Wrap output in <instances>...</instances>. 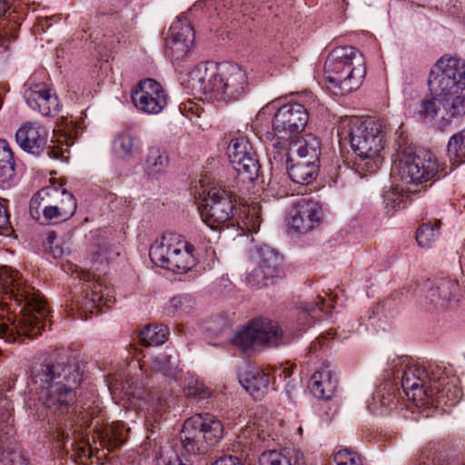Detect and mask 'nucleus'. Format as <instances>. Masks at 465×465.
I'll return each mask as SVG.
<instances>
[{"label":"nucleus","instance_id":"obj_49","mask_svg":"<svg viewBox=\"0 0 465 465\" xmlns=\"http://www.w3.org/2000/svg\"><path fill=\"white\" fill-rule=\"evenodd\" d=\"M4 449L3 446H0V452H1V458H0V463L1 465H25L22 457L19 454L15 453H5L2 451Z\"/></svg>","mask_w":465,"mask_h":465},{"label":"nucleus","instance_id":"obj_39","mask_svg":"<svg viewBox=\"0 0 465 465\" xmlns=\"http://www.w3.org/2000/svg\"><path fill=\"white\" fill-rule=\"evenodd\" d=\"M26 153L32 154H39L45 152L51 159L59 160L61 162L69 161V152L63 147H22Z\"/></svg>","mask_w":465,"mask_h":465},{"label":"nucleus","instance_id":"obj_21","mask_svg":"<svg viewBox=\"0 0 465 465\" xmlns=\"http://www.w3.org/2000/svg\"><path fill=\"white\" fill-rule=\"evenodd\" d=\"M228 157L243 180L254 181L258 177L260 164L253 147H228Z\"/></svg>","mask_w":465,"mask_h":465},{"label":"nucleus","instance_id":"obj_45","mask_svg":"<svg viewBox=\"0 0 465 465\" xmlns=\"http://www.w3.org/2000/svg\"><path fill=\"white\" fill-rule=\"evenodd\" d=\"M13 232V228L10 222V217L6 208L3 205L0 201V234L10 235Z\"/></svg>","mask_w":465,"mask_h":465},{"label":"nucleus","instance_id":"obj_13","mask_svg":"<svg viewBox=\"0 0 465 465\" xmlns=\"http://www.w3.org/2000/svg\"><path fill=\"white\" fill-rule=\"evenodd\" d=\"M309 120L307 109L301 104L289 103L274 114L272 121L273 134L278 139H290L304 131Z\"/></svg>","mask_w":465,"mask_h":465},{"label":"nucleus","instance_id":"obj_59","mask_svg":"<svg viewBox=\"0 0 465 465\" xmlns=\"http://www.w3.org/2000/svg\"><path fill=\"white\" fill-rule=\"evenodd\" d=\"M318 300H319V302H317L315 303V306H316V307H319L321 311H324V310H325V309H324V307H323V304H324V302H325L324 298H322V297L319 296V297H318Z\"/></svg>","mask_w":465,"mask_h":465},{"label":"nucleus","instance_id":"obj_1","mask_svg":"<svg viewBox=\"0 0 465 465\" xmlns=\"http://www.w3.org/2000/svg\"><path fill=\"white\" fill-rule=\"evenodd\" d=\"M428 86L430 97L420 100L416 109L420 119L444 128L465 114V60L440 57L430 69Z\"/></svg>","mask_w":465,"mask_h":465},{"label":"nucleus","instance_id":"obj_48","mask_svg":"<svg viewBox=\"0 0 465 465\" xmlns=\"http://www.w3.org/2000/svg\"><path fill=\"white\" fill-rule=\"evenodd\" d=\"M140 140L136 134L132 132L131 130H126L123 132L118 137L115 139V143L121 146L124 145H134V143H139Z\"/></svg>","mask_w":465,"mask_h":465},{"label":"nucleus","instance_id":"obj_2","mask_svg":"<svg viewBox=\"0 0 465 465\" xmlns=\"http://www.w3.org/2000/svg\"><path fill=\"white\" fill-rule=\"evenodd\" d=\"M0 295L21 307L19 316L0 314V339L15 342L41 334L46 325L48 307L41 293L26 285L18 272L0 268Z\"/></svg>","mask_w":465,"mask_h":465},{"label":"nucleus","instance_id":"obj_9","mask_svg":"<svg viewBox=\"0 0 465 465\" xmlns=\"http://www.w3.org/2000/svg\"><path fill=\"white\" fill-rule=\"evenodd\" d=\"M223 431L222 422L213 415L195 414L184 421L181 442L188 454H203L219 442Z\"/></svg>","mask_w":465,"mask_h":465},{"label":"nucleus","instance_id":"obj_44","mask_svg":"<svg viewBox=\"0 0 465 465\" xmlns=\"http://www.w3.org/2000/svg\"><path fill=\"white\" fill-rule=\"evenodd\" d=\"M61 20L60 15L37 16L35 23V30L37 33H45L49 29L53 23L56 24Z\"/></svg>","mask_w":465,"mask_h":465},{"label":"nucleus","instance_id":"obj_41","mask_svg":"<svg viewBox=\"0 0 465 465\" xmlns=\"http://www.w3.org/2000/svg\"><path fill=\"white\" fill-rule=\"evenodd\" d=\"M273 278L266 275L259 266L252 270L246 277L247 283L253 288H262L267 286Z\"/></svg>","mask_w":465,"mask_h":465},{"label":"nucleus","instance_id":"obj_10","mask_svg":"<svg viewBox=\"0 0 465 465\" xmlns=\"http://www.w3.org/2000/svg\"><path fill=\"white\" fill-rule=\"evenodd\" d=\"M232 343L248 356L285 343L281 327L269 319H256L238 331Z\"/></svg>","mask_w":465,"mask_h":465},{"label":"nucleus","instance_id":"obj_26","mask_svg":"<svg viewBox=\"0 0 465 465\" xmlns=\"http://www.w3.org/2000/svg\"><path fill=\"white\" fill-rule=\"evenodd\" d=\"M270 374L261 369H252L241 380L242 387L255 400H262L269 391Z\"/></svg>","mask_w":465,"mask_h":465},{"label":"nucleus","instance_id":"obj_62","mask_svg":"<svg viewBox=\"0 0 465 465\" xmlns=\"http://www.w3.org/2000/svg\"><path fill=\"white\" fill-rule=\"evenodd\" d=\"M0 145H8L6 140L5 139H0Z\"/></svg>","mask_w":465,"mask_h":465},{"label":"nucleus","instance_id":"obj_38","mask_svg":"<svg viewBox=\"0 0 465 465\" xmlns=\"http://www.w3.org/2000/svg\"><path fill=\"white\" fill-rule=\"evenodd\" d=\"M195 306V301L189 294H180L170 300L169 310L174 315H185L190 313Z\"/></svg>","mask_w":465,"mask_h":465},{"label":"nucleus","instance_id":"obj_42","mask_svg":"<svg viewBox=\"0 0 465 465\" xmlns=\"http://www.w3.org/2000/svg\"><path fill=\"white\" fill-rule=\"evenodd\" d=\"M334 460L337 465H362L360 455L348 449L337 451L334 455Z\"/></svg>","mask_w":465,"mask_h":465},{"label":"nucleus","instance_id":"obj_11","mask_svg":"<svg viewBox=\"0 0 465 465\" xmlns=\"http://www.w3.org/2000/svg\"><path fill=\"white\" fill-rule=\"evenodd\" d=\"M339 145L379 144L383 142L384 131L380 120L373 117L346 116L336 126Z\"/></svg>","mask_w":465,"mask_h":465},{"label":"nucleus","instance_id":"obj_43","mask_svg":"<svg viewBox=\"0 0 465 465\" xmlns=\"http://www.w3.org/2000/svg\"><path fill=\"white\" fill-rule=\"evenodd\" d=\"M76 131L72 128H59L54 130L53 143H57L58 145H74L75 143Z\"/></svg>","mask_w":465,"mask_h":465},{"label":"nucleus","instance_id":"obj_29","mask_svg":"<svg viewBox=\"0 0 465 465\" xmlns=\"http://www.w3.org/2000/svg\"><path fill=\"white\" fill-rule=\"evenodd\" d=\"M303 454L300 450L285 448L281 451L269 450L262 454L260 465H302Z\"/></svg>","mask_w":465,"mask_h":465},{"label":"nucleus","instance_id":"obj_20","mask_svg":"<svg viewBox=\"0 0 465 465\" xmlns=\"http://www.w3.org/2000/svg\"><path fill=\"white\" fill-rule=\"evenodd\" d=\"M28 106L44 116H53L60 111L56 94L45 84H31L24 93Z\"/></svg>","mask_w":465,"mask_h":465},{"label":"nucleus","instance_id":"obj_31","mask_svg":"<svg viewBox=\"0 0 465 465\" xmlns=\"http://www.w3.org/2000/svg\"><path fill=\"white\" fill-rule=\"evenodd\" d=\"M336 384L331 371L327 368L316 371L310 380V389L319 399H330L336 389Z\"/></svg>","mask_w":465,"mask_h":465},{"label":"nucleus","instance_id":"obj_51","mask_svg":"<svg viewBox=\"0 0 465 465\" xmlns=\"http://www.w3.org/2000/svg\"><path fill=\"white\" fill-rule=\"evenodd\" d=\"M13 165L15 167L14 153L11 147H0V166Z\"/></svg>","mask_w":465,"mask_h":465},{"label":"nucleus","instance_id":"obj_52","mask_svg":"<svg viewBox=\"0 0 465 465\" xmlns=\"http://www.w3.org/2000/svg\"><path fill=\"white\" fill-rule=\"evenodd\" d=\"M212 465H243L239 458L232 455L223 456Z\"/></svg>","mask_w":465,"mask_h":465},{"label":"nucleus","instance_id":"obj_25","mask_svg":"<svg viewBox=\"0 0 465 465\" xmlns=\"http://www.w3.org/2000/svg\"><path fill=\"white\" fill-rule=\"evenodd\" d=\"M268 141H271L270 133L266 134L265 138L259 137L249 124H242L224 134L222 142L227 145H255L259 142L267 143Z\"/></svg>","mask_w":465,"mask_h":465},{"label":"nucleus","instance_id":"obj_34","mask_svg":"<svg viewBox=\"0 0 465 465\" xmlns=\"http://www.w3.org/2000/svg\"><path fill=\"white\" fill-rule=\"evenodd\" d=\"M441 223L439 220L422 223L416 232V240L422 248H430L440 236Z\"/></svg>","mask_w":465,"mask_h":465},{"label":"nucleus","instance_id":"obj_57","mask_svg":"<svg viewBox=\"0 0 465 465\" xmlns=\"http://www.w3.org/2000/svg\"><path fill=\"white\" fill-rule=\"evenodd\" d=\"M279 371H281L280 376L283 375L284 380L290 378L292 374V366H283L280 367Z\"/></svg>","mask_w":465,"mask_h":465},{"label":"nucleus","instance_id":"obj_17","mask_svg":"<svg viewBox=\"0 0 465 465\" xmlns=\"http://www.w3.org/2000/svg\"><path fill=\"white\" fill-rule=\"evenodd\" d=\"M322 207L316 202L302 198L292 204L287 225L290 230L298 233L312 232L321 223Z\"/></svg>","mask_w":465,"mask_h":465},{"label":"nucleus","instance_id":"obj_24","mask_svg":"<svg viewBox=\"0 0 465 465\" xmlns=\"http://www.w3.org/2000/svg\"><path fill=\"white\" fill-rule=\"evenodd\" d=\"M76 433L78 434L75 436V440H78L76 442V448L83 455H87L88 453L92 454L93 449L98 450V447L96 446V438L99 440L100 447L102 448H116L124 443V441L114 434L113 427L106 428L104 431H95L93 436V443L90 442L89 439H85L84 435H80V432L74 429V434Z\"/></svg>","mask_w":465,"mask_h":465},{"label":"nucleus","instance_id":"obj_3","mask_svg":"<svg viewBox=\"0 0 465 465\" xmlns=\"http://www.w3.org/2000/svg\"><path fill=\"white\" fill-rule=\"evenodd\" d=\"M84 372L77 363L65 359L45 361L31 370L29 392L44 408L57 417H64L77 399Z\"/></svg>","mask_w":465,"mask_h":465},{"label":"nucleus","instance_id":"obj_58","mask_svg":"<svg viewBox=\"0 0 465 465\" xmlns=\"http://www.w3.org/2000/svg\"><path fill=\"white\" fill-rule=\"evenodd\" d=\"M304 145H312V143H318L316 136L312 134H306L304 139Z\"/></svg>","mask_w":465,"mask_h":465},{"label":"nucleus","instance_id":"obj_33","mask_svg":"<svg viewBox=\"0 0 465 465\" xmlns=\"http://www.w3.org/2000/svg\"><path fill=\"white\" fill-rule=\"evenodd\" d=\"M153 369L171 380L179 381L183 374L177 368V360L166 352L160 353L153 359Z\"/></svg>","mask_w":465,"mask_h":465},{"label":"nucleus","instance_id":"obj_14","mask_svg":"<svg viewBox=\"0 0 465 465\" xmlns=\"http://www.w3.org/2000/svg\"><path fill=\"white\" fill-rule=\"evenodd\" d=\"M321 147H298L287 153V168L290 178L296 183L309 184L317 176Z\"/></svg>","mask_w":465,"mask_h":465},{"label":"nucleus","instance_id":"obj_8","mask_svg":"<svg viewBox=\"0 0 465 465\" xmlns=\"http://www.w3.org/2000/svg\"><path fill=\"white\" fill-rule=\"evenodd\" d=\"M74 194L62 186L49 185L39 190L30 201L29 212L42 224L66 221L76 212Z\"/></svg>","mask_w":465,"mask_h":465},{"label":"nucleus","instance_id":"obj_50","mask_svg":"<svg viewBox=\"0 0 465 465\" xmlns=\"http://www.w3.org/2000/svg\"><path fill=\"white\" fill-rule=\"evenodd\" d=\"M447 151L450 161L457 165L465 162V147H448Z\"/></svg>","mask_w":465,"mask_h":465},{"label":"nucleus","instance_id":"obj_23","mask_svg":"<svg viewBox=\"0 0 465 465\" xmlns=\"http://www.w3.org/2000/svg\"><path fill=\"white\" fill-rule=\"evenodd\" d=\"M13 0H0V53L9 48L11 40L17 37L19 21L17 15L10 11Z\"/></svg>","mask_w":465,"mask_h":465},{"label":"nucleus","instance_id":"obj_4","mask_svg":"<svg viewBox=\"0 0 465 465\" xmlns=\"http://www.w3.org/2000/svg\"><path fill=\"white\" fill-rule=\"evenodd\" d=\"M183 84L206 99L228 103L238 100L247 92L248 77L237 64L205 62L192 69L183 78Z\"/></svg>","mask_w":465,"mask_h":465},{"label":"nucleus","instance_id":"obj_35","mask_svg":"<svg viewBox=\"0 0 465 465\" xmlns=\"http://www.w3.org/2000/svg\"><path fill=\"white\" fill-rule=\"evenodd\" d=\"M169 157L163 147H149L146 156V166L153 175L163 173L167 167Z\"/></svg>","mask_w":465,"mask_h":465},{"label":"nucleus","instance_id":"obj_60","mask_svg":"<svg viewBox=\"0 0 465 465\" xmlns=\"http://www.w3.org/2000/svg\"><path fill=\"white\" fill-rule=\"evenodd\" d=\"M180 109L181 110H193V104L192 103H189V104H181L180 105Z\"/></svg>","mask_w":465,"mask_h":465},{"label":"nucleus","instance_id":"obj_28","mask_svg":"<svg viewBox=\"0 0 465 465\" xmlns=\"http://www.w3.org/2000/svg\"><path fill=\"white\" fill-rule=\"evenodd\" d=\"M48 139V131L37 122H27L18 128L15 141L18 145H43Z\"/></svg>","mask_w":465,"mask_h":465},{"label":"nucleus","instance_id":"obj_61","mask_svg":"<svg viewBox=\"0 0 465 465\" xmlns=\"http://www.w3.org/2000/svg\"><path fill=\"white\" fill-rule=\"evenodd\" d=\"M55 239V235L54 233H49L46 237L47 242L49 244H53L54 241Z\"/></svg>","mask_w":465,"mask_h":465},{"label":"nucleus","instance_id":"obj_53","mask_svg":"<svg viewBox=\"0 0 465 465\" xmlns=\"http://www.w3.org/2000/svg\"><path fill=\"white\" fill-rule=\"evenodd\" d=\"M251 212H252V213H251L252 218L250 221L245 223V225L248 227L249 231L255 232H257V230L260 226L261 220L257 216V211L255 210V208H252V210H250V213Z\"/></svg>","mask_w":465,"mask_h":465},{"label":"nucleus","instance_id":"obj_7","mask_svg":"<svg viewBox=\"0 0 465 465\" xmlns=\"http://www.w3.org/2000/svg\"><path fill=\"white\" fill-rule=\"evenodd\" d=\"M153 263L176 273H185L197 264L195 247L182 235L164 232L150 248Z\"/></svg>","mask_w":465,"mask_h":465},{"label":"nucleus","instance_id":"obj_5","mask_svg":"<svg viewBox=\"0 0 465 465\" xmlns=\"http://www.w3.org/2000/svg\"><path fill=\"white\" fill-rule=\"evenodd\" d=\"M329 88L336 94H345L357 90L366 74L362 54L353 46H340L327 56L324 64Z\"/></svg>","mask_w":465,"mask_h":465},{"label":"nucleus","instance_id":"obj_46","mask_svg":"<svg viewBox=\"0 0 465 465\" xmlns=\"http://www.w3.org/2000/svg\"><path fill=\"white\" fill-rule=\"evenodd\" d=\"M92 423V420L89 417V414L86 411H75L74 414V418L70 420V425L72 427H79L80 429H87Z\"/></svg>","mask_w":465,"mask_h":465},{"label":"nucleus","instance_id":"obj_30","mask_svg":"<svg viewBox=\"0 0 465 465\" xmlns=\"http://www.w3.org/2000/svg\"><path fill=\"white\" fill-rule=\"evenodd\" d=\"M80 279L85 282L84 305L87 309L106 305L104 290L102 284L95 279V275L90 272H82Z\"/></svg>","mask_w":465,"mask_h":465},{"label":"nucleus","instance_id":"obj_54","mask_svg":"<svg viewBox=\"0 0 465 465\" xmlns=\"http://www.w3.org/2000/svg\"><path fill=\"white\" fill-rule=\"evenodd\" d=\"M448 145H465V129L453 134L450 138Z\"/></svg>","mask_w":465,"mask_h":465},{"label":"nucleus","instance_id":"obj_18","mask_svg":"<svg viewBox=\"0 0 465 465\" xmlns=\"http://www.w3.org/2000/svg\"><path fill=\"white\" fill-rule=\"evenodd\" d=\"M426 405L438 404L455 405L462 396V391L457 384L455 378L450 379L447 375L443 374L442 370L434 377L432 384L426 387L423 391Z\"/></svg>","mask_w":465,"mask_h":465},{"label":"nucleus","instance_id":"obj_63","mask_svg":"<svg viewBox=\"0 0 465 465\" xmlns=\"http://www.w3.org/2000/svg\"><path fill=\"white\" fill-rule=\"evenodd\" d=\"M305 310H306V311H308V312H310V311H313V310H314V308H313L312 306H311V307H309V308H306Z\"/></svg>","mask_w":465,"mask_h":465},{"label":"nucleus","instance_id":"obj_32","mask_svg":"<svg viewBox=\"0 0 465 465\" xmlns=\"http://www.w3.org/2000/svg\"><path fill=\"white\" fill-rule=\"evenodd\" d=\"M258 266L263 270L266 275L273 279L282 273V258L278 252L267 245L261 246L258 250Z\"/></svg>","mask_w":465,"mask_h":465},{"label":"nucleus","instance_id":"obj_47","mask_svg":"<svg viewBox=\"0 0 465 465\" xmlns=\"http://www.w3.org/2000/svg\"><path fill=\"white\" fill-rule=\"evenodd\" d=\"M15 178V167L13 165L0 166V187H9Z\"/></svg>","mask_w":465,"mask_h":465},{"label":"nucleus","instance_id":"obj_64","mask_svg":"<svg viewBox=\"0 0 465 465\" xmlns=\"http://www.w3.org/2000/svg\"><path fill=\"white\" fill-rule=\"evenodd\" d=\"M463 465H465V462L463 463Z\"/></svg>","mask_w":465,"mask_h":465},{"label":"nucleus","instance_id":"obj_56","mask_svg":"<svg viewBox=\"0 0 465 465\" xmlns=\"http://www.w3.org/2000/svg\"><path fill=\"white\" fill-rule=\"evenodd\" d=\"M164 465H187L185 462L183 461V460L176 454H173V456L170 457L168 462Z\"/></svg>","mask_w":465,"mask_h":465},{"label":"nucleus","instance_id":"obj_15","mask_svg":"<svg viewBox=\"0 0 465 465\" xmlns=\"http://www.w3.org/2000/svg\"><path fill=\"white\" fill-rule=\"evenodd\" d=\"M131 97L138 110L149 114L161 113L168 101L162 84L152 78L141 80L133 90Z\"/></svg>","mask_w":465,"mask_h":465},{"label":"nucleus","instance_id":"obj_12","mask_svg":"<svg viewBox=\"0 0 465 465\" xmlns=\"http://www.w3.org/2000/svg\"><path fill=\"white\" fill-rule=\"evenodd\" d=\"M235 209L232 195L221 188H210L200 209L201 218L212 229L225 224L233 216Z\"/></svg>","mask_w":465,"mask_h":465},{"label":"nucleus","instance_id":"obj_22","mask_svg":"<svg viewBox=\"0 0 465 465\" xmlns=\"http://www.w3.org/2000/svg\"><path fill=\"white\" fill-rule=\"evenodd\" d=\"M462 296V289L459 282L449 277L435 280L429 291L432 302L441 306H450Z\"/></svg>","mask_w":465,"mask_h":465},{"label":"nucleus","instance_id":"obj_55","mask_svg":"<svg viewBox=\"0 0 465 465\" xmlns=\"http://www.w3.org/2000/svg\"><path fill=\"white\" fill-rule=\"evenodd\" d=\"M395 135L397 137L398 145H403L404 143H408V136L406 135L402 126L399 127V129L395 132Z\"/></svg>","mask_w":465,"mask_h":465},{"label":"nucleus","instance_id":"obj_27","mask_svg":"<svg viewBox=\"0 0 465 465\" xmlns=\"http://www.w3.org/2000/svg\"><path fill=\"white\" fill-rule=\"evenodd\" d=\"M383 147H351L349 159L353 164L367 172H373L381 162V153Z\"/></svg>","mask_w":465,"mask_h":465},{"label":"nucleus","instance_id":"obj_37","mask_svg":"<svg viewBox=\"0 0 465 465\" xmlns=\"http://www.w3.org/2000/svg\"><path fill=\"white\" fill-rule=\"evenodd\" d=\"M409 195L402 188L392 187L383 194L384 206L388 213H393L398 209L404 208L407 204Z\"/></svg>","mask_w":465,"mask_h":465},{"label":"nucleus","instance_id":"obj_36","mask_svg":"<svg viewBox=\"0 0 465 465\" xmlns=\"http://www.w3.org/2000/svg\"><path fill=\"white\" fill-rule=\"evenodd\" d=\"M168 334L165 325L146 326L140 333V341L143 346H157L165 342Z\"/></svg>","mask_w":465,"mask_h":465},{"label":"nucleus","instance_id":"obj_40","mask_svg":"<svg viewBox=\"0 0 465 465\" xmlns=\"http://www.w3.org/2000/svg\"><path fill=\"white\" fill-rule=\"evenodd\" d=\"M183 390L188 396L200 399H206L211 394L208 388L193 377L188 379L187 384L183 387Z\"/></svg>","mask_w":465,"mask_h":465},{"label":"nucleus","instance_id":"obj_16","mask_svg":"<svg viewBox=\"0 0 465 465\" xmlns=\"http://www.w3.org/2000/svg\"><path fill=\"white\" fill-rule=\"evenodd\" d=\"M440 372L439 367L430 369V372L425 367L417 364L406 367L401 377V386L408 398L416 405L427 404L423 391L432 384L435 375Z\"/></svg>","mask_w":465,"mask_h":465},{"label":"nucleus","instance_id":"obj_19","mask_svg":"<svg viewBox=\"0 0 465 465\" xmlns=\"http://www.w3.org/2000/svg\"><path fill=\"white\" fill-rule=\"evenodd\" d=\"M194 31L185 17H177L170 26L165 46L175 59L183 58L194 42Z\"/></svg>","mask_w":465,"mask_h":465},{"label":"nucleus","instance_id":"obj_6","mask_svg":"<svg viewBox=\"0 0 465 465\" xmlns=\"http://www.w3.org/2000/svg\"><path fill=\"white\" fill-rule=\"evenodd\" d=\"M443 164L429 150L423 147H402L395 155L391 175L411 190L437 179L443 172Z\"/></svg>","mask_w":465,"mask_h":465}]
</instances>
